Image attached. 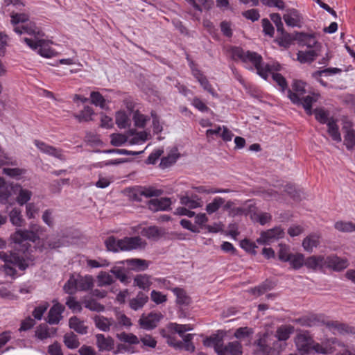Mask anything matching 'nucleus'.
I'll return each instance as SVG.
<instances>
[{
    "mask_svg": "<svg viewBox=\"0 0 355 355\" xmlns=\"http://www.w3.org/2000/svg\"><path fill=\"white\" fill-rule=\"evenodd\" d=\"M232 56L234 60H241L244 63L250 62L257 71V74L266 80L273 69V67L263 62L262 57L256 52L245 51L239 47L232 49Z\"/></svg>",
    "mask_w": 355,
    "mask_h": 355,
    "instance_id": "nucleus-1",
    "label": "nucleus"
},
{
    "mask_svg": "<svg viewBox=\"0 0 355 355\" xmlns=\"http://www.w3.org/2000/svg\"><path fill=\"white\" fill-rule=\"evenodd\" d=\"M215 338L207 339L205 341V345H209V343L214 344V349L218 355H242V345L238 341L229 343L227 345H223L216 343Z\"/></svg>",
    "mask_w": 355,
    "mask_h": 355,
    "instance_id": "nucleus-2",
    "label": "nucleus"
},
{
    "mask_svg": "<svg viewBox=\"0 0 355 355\" xmlns=\"http://www.w3.org/2000/svg\"><path fill=\"white\" fill-rule=\"evenodd\" d=\"M22 40L31 49L36 51L43 57L50 58L53 54V51L49 47L46 42L44 40L40 39V37L36 40H33L31 38L24 37Z\"/></svg>",
    "mask_w": 355,
    "mask_h": 355,
    "instance_id": "nucleus-3",
    "label": "nucleus"
},
{
    "mask_svg": "<svg viewBox=\"0 0 355 355\" xmlns=\"http://www.w3.org/2000/svg\"><path fill=\"white\" fill-rule=\"evenodd\" d=\"M295 343L297 351L302 354H309L311 353L313 338L307 332L300 333L295 338Z\"/></svg>",
    "mask_w": 355,
    "mask_h": 355,
    "instance_id": "nucleus-4",
    "label": "nucleus"
},
{
    "mask_svg": "<svg viewBox=\"0 0 355 355\" xmlns=\"http://www.w3.org/2000/svg\"><path fill=\"white\" fill-rule=\"evenodd\" d=\"M284 230L279 227H276L266 232H262L260 237L257 239V243L261 245H268L284 237Z\"/></svg>",
    "mask_w": 355,
    "mask_h": 355,
    "instance_id": "nucleus-5",
    "label": "nucleus"
},
{
    "mask_svg": "<svg viewBox=\"0 0 355 355\" xmlns=\"http://www.w3.org/2000/svg\"><path fill=\"white\" fill-rule=\"evenodd\" d=\"M334 344H337L338 346L345 347V345L343 343L338 341L335 338L329 339L327 342H323L322 343H318L313 340L311 353L315 352L322 354H332L335 351L332 346Z\"/></svg>",
    "mask_w": 355,
    "mask_h": 355,
    "instance_id": "nucleus-6",
    "label": "nucleus"
},
{
    "mask_svg": "<svg viewBox=\"0 0 355 355\" xmlns=\"http://www.w3.org/2000/svg\"><path fill=\"white\" fill-rule=\"evenodd\" d=\"M95 327L101 331L107 332L110 330L118 331V324L112 318H106L103 315H96L93 318Z\"/></svg>",
    "mask_w": 355,
    "mask_h": 355,
    "instance_id": "nucleus-7",
    "label": "nucleus"
},
{
    "mask_svg": "<svg viewBox=\"0 0 355 355\" xmlns=\"http://www.w3.org/2000/svg\"><path fill=\"white\" fill-rule=\"evenodd\" d=\"M146 243L139 236L125 237L121 239V251L144 249Z\"/></svg>",
    "mask_w": 355,
    "mask_h": 355,
    "instance_id": "nucleus-8",
    "label": "nucleus"
},
{
    "mask_svg": "<svg viewBox=\"0 0 355 355\" xmlns=\"http://www.w3.org/2000/svg\"><path fill=\"white\" fill-rule=\"evenodd\" d=\"M162 318L160 313L151 312L148 315L142 314L139 320V324L141 328L150 330L155 328Z\"/></svg>",
    "mask_w": 355,
    "mask_h": 355,
    "instance_id": "nucleus-9",
    "label": "nucleus"
},
{
    "mask_svg": "<svg viewBox=\"0 0 355 355\" xmlns=\"http://www.w3.org/2000/svg\"><path fill=\"white\" fill-rule=\"evenodd\" d=\"M14 31L19 35L27 34L33 35L34 36L33 40H36L37 38L44 35L40 28L36 26L35 24L31 21L21 24V26H15Z\"/></svg>",
    "mask_w": 355,
    "mask_h": 355,
    "instance_id": "nucleus-10",
    "label": "nucleus"
},
{
    "mask_svg": "<svg viewBox=\"0 0 355 355\" xmlns=\"http://www.w3.org/2000/svg\"><path fill=\"white\" fill-rule=\"evenodd\" d=\"M11 240L16 244L21 245L24 242L29 241L35 242L38 240L37 236L28 230H17L11 236Z\"/></svg>",
    "mask_w": 355,
    "mask_h": 355,
    "instance_id": "nucleus-11",
    "label": "nucleus"
},
{
    "mask_svg": "<svg viewBox=\"0 0 355 355\" xmlns=\"http://www.w3.org/2000/svg\"><path fill=\"white\" fill-rule=\"evenodd\" d=\"M53 302L54 304L49 311L46 321L50 324H57L62 319V314L64 311V306L55 300Z\"/></svg>",
    "mask_w": 355,
    "mask_h": 355,
    "instance_id": "nucleus-12",
    "label": "nucleus"
},
{
    "mask_svg": "<svg viewBox=\"0 0 355 355\" xmlns=\"http://www.w3.org/2000/svg\"><path fill=\"white\" fill-rule=\"evenodd\" d=\"M283 19L286 25L291 27H300L303 24L302 15L294 8L288 9L284 15Z\"/></svg>",
    "mask_w": 355,
    "mask_h": 355,
    "instance_id": "nucleus-13",
    "label": "nucleus"
},
{
    "mask_svg": "<svg viewBox=\"0 0 355 355\" xmlns=\"http://www.w3.org/2000/svg\"><path fill=\"white\" fill-rule=\"evenodd\" d=\"M325 266L324 268H331L334 270L339 271L346 268L348 263L346 259H341L335 255L324 257Z\"/></svg>",
    "mask_w": 355,
    "mask_h": 355,
    "instance_id": "nucleus-14",
    "label": "nucleus"
},
{
    "mask_svg": "<svg viewBox=\"0 0 355 355\" xmlns=\"http://www.w3.org/2000/svg\"><path fill=\"white\" fill-rule=\"evenodd\" d=\"M304 83L300 80H295L293 85V90L288 89V97L294 104H298L300 103V97L302 96L305 93Z\"/></svg>",
    "mask_w": 355,
    "mask_h": 355,
    "instance_id": "nucleus-15",
    "label": "nucleus"
},
{
    "mask_svg": "<svg viewBox=\"0 0 355 355\" xmlns=\"http://www.w3.org/2000/svg\"><path fill=\"white\" fill-rule=\"evenodd\" d=\"M325 324L334 334H340L345 335L355 334V328L345 324L339 323L337 321H328Z\"/></svg>",
    "mask_w": 355,
    "mask_h": 355,
    "instance_id": "nucleus-16",
    "label": "nucleus"
},
{
    "mask_svg": "<svg viewBox=\"0 0 355 355\" xmlns=\"http://www.w3.org/2000/svg\"><path fill=\"white\" fill-rule=\"evenodd\" d=\"M34 143L41 152L49 155H52L61 160L65 159V157L62 155V150L60 149L55 148L52 146H49L44 142L38 140H35Z\"/></svg>",
    "mask_w": 355,
    "mask_h": 355,
    "instance_id": "nucleus-17",
    "label": "nucleus"
},
{
    "mask_svg": "<svg viewBox=\"0 0 355 355\" xmlns=\"http://www.w3.org/2000/svg\"><path fill=\"white\" fill-rule=\"evenodd\" d=\"M0 259L3 261L6 264L12 263L14 266H17L21 270H24L26 268V265L24 263L23 259L20 258L15 253L8 254L5 252H0Z\"/></svg>",
    "mask_w": 355,
    "mask_h": 355,
    "instance_id": "nucleus-18",
    "label": "nucleus"
},
{
    "mask_svg": "<svg viewBox=\"0 0 355 355\" xmlns=\"http://www.w3.org/2000/svg\"><path fill=\"white\" fill-rule=\"evenodd\" d=\"M96 344L100 352L111 351L114 346V340L110 336L98 334L96 335Z\"/></svg>",
    "mask_w": 355,
    "mask_h": 355,
    "instance_id": "nucleus-19",
    "label": "nucleus"
},
{
    "mask_svg": "<svg viewBox=\"0 0 355 355\" xmlns=\"http://www.w3.org/2000/svg\"><path fill=\"white\" fill-rule=\"evenodd\" d=\"M171 205L169 198L152 199L148 202V208L153 211L167 210Z\"/></svg>",
    "mask_w": 355,
    "mask_h": 355,
    "instance_id": "nucleus-20",
    "label": "nucleus"
},
{
    "mask_svg": "<svg viewBox=\"0 0 355 355\" xmlns=\"http://www.w3.org/2000/svg\"><path fill=\"white\" fill-rule=\"evenodd\" d=\"M324 261V256L313 255L304 259V266L313 270H322L324 268L326 264Z\"/></svg>",
    "mask_w": 355,
    "mask_h": 355,
    "instance_id": "nucleus-21",
    "label": "nucleus"
},
{
    "mask_svg": "<svg viewBox=\"0 0 355 355\" xmlns=\"http://www.w3.org/2000/svg\"><path fill=\"white\" fill-rule=\"evenodd\" d=\"M320 244V236L318 234H311L302 241V247L308 252H312Z\"/></svg>",
    "mask_w": 355,
    "mask_h": 355,
    "instance_id": "nucleus-22",
    "label": "nucleus"
},
{
    "mask_svg": "<svg viewBox=\"0 0 355 355\" xmlns=\"http://www.w3.org/2000/svg\"><path fill=\"white\" fill-rule=\"evenodd\" d=\"M180 202L181 205L189 209L201 207L203 204L202 199L196 195L191 196H189L188 195L181 196L180 197Z\"/></svg>",
    "mask_w": 355,
    "mask_h": 355,
    "instance_id": "nucleus-23",
    "label": "nucleus"
},
{
    "mask_svg": "<svg viewBox=\"0 0 355 355\" xmlns=\"http://www.w3.org/2000/svg\"><path fill=\"white\" fill-rule=\"evenodd\" d=\"M192 74L205 90L207 91L213 96H217L207 78L198 69H192Z\"/></svg>",
    "mask_w": 355,
    "mask_h": 355,
    "instance_id": "nucleus-24",
    "label": "nucleus"
},
{
    "mask_svg": "<svg viewBox=\"0 0 355 355\" xmlns=\"http://www.w3.org/2000/svg\"><path fill=\"white\" fill-rule=\"evenodd\" d=\"M56 334V329L49 328L46 324L39 325L35 330V337L41 340L53 336Z\"/></svg>",
    "mask_w": 355,
    "mask_h": 355,
    "instance_id": "nucleus-25",
    "label": "nucleus"
},
{
    "mask_svg": "<svg viewBox=\"0 0 355 355\" xmlns=\"http://www.w3.org/2000/svg\"><path fill=\"white\" fill-rule=\"evenodd\" d=\"M148 301V297L144 293L139 292L135 297L130 300L129 306L132 310L137 311L142 309Z\"/></svg>",
    "mask_w": 355,
    "mask_h": 355,
    "instance_id": "nucleus-26",
    "label": "nucleus"
},
{
    "mask_svg": "<svg viewBox=\"0 0 355 355\" xmlns=\"http://www.w3.org/2000/svg\"><path fill=\"white\" fill-rule=\"evenodd\" d=\"M82 304L86 309L92 311L103 312L105 310V306L92 297H85L82 300Z\"/></svg>",
    "mask_w": 355,
    "mask_h": 355,
    "instance_id": "nucleus-27",
    "label": "nucleus"
},
{
    "mask_svg": "<svg viewBox=\"0 0 355 355\" xmlns=\"http://www.w3.org/2000/svg\"><path fill=\"white\" fill-rule=\"evenodd\" d=\"M9 218L10 221L12 223V225L21 227L24 226L25 223V220L23 218V216L21 214V211L20 209L17 207L13 208L10 212H9Z\"/></svg>",
    "mask_w": 355,
    "mask_h": 355,
    "instance_id": "nucleus-28",
    "label": "nucleus"
},
{
    "mask_svg": "<svg viewBox=\"0 0 355 355\" xmlns=\"http://www.w3.org/2000/svg\"><path fill=\"white\" fill-rule=\"evenodd\" d=\"M15 193L18 192V196L17 197V202L20 205H24L31 199L32 196V192L28 189H23L20 185L15 184Z\"/></svg>",
    "mask_w": 355,
    "mask_h": 355,
    "instance_id": "nucleus-29",
    "label": "nucleus"
},
{
    "mask_svg": "<svg viewBox=\"0 0 355 355\" xmlns=\"http://www.w3.org/2000/svg\"><path fill=\"white\" fill-rule=\"evenodd\" d=\"M76 280L79 291H87L94 286V278L92 275L78 276Z\"/></svg>",
    "mask_w": 355,
    "mask_h": 355,
    "instance_id": "nucleus-30",
    "label": "nucleus"
},
{
    "mask_svg": "<svg viewBox=\"0 0 355 355\" xmlns=\"http://www.w3.org/2000/svg\"><path fill=\"white\" fill-rule=\"evenodd\" d=\"M69 324L71 329L80 334H85L87 332V327L85 324L84 321L77 317L71 318Z\"/></svg>",
    "mask_w": 355,
    "mask_h": 355,
    "instance_id": "nucleus-31",
    "label": "nucleus"
},
{
    "mask_svg": "<svg viewBox=\"0 0 355 355\" xmlns=\"http://www.w3.org/2000/svg\"><path fill=\"white\" fill-rule=\"evenodd\" d=\"M94 115V112L93 109L89 106H85L83 110L78 114H74V117L78 121V122L82 123L92 121Z\"/></svg>",
    "mask_w": 355,
    "mask_h": 355,
    "instance_id": "nucleus-32",
    "label": "nucleus"
},
{
    "mask_svg": "<svg viewBox=\"0 0 355 355\" xmlns=\"http://www.w3.org/2000/svg\"><path fill=\"white\" fill-rule=\"evenodd\" d=\"M318 56L315 49H309L308 51H300L297 53V60L301 63L311 62Z\"/></svg>",
    "mask_w": 355,
    "mask_h": 355,
    "instance_id": "nucleus-33",
    "label": "nucleus"
},
{
    "mask_svg": "<svg viewBox=\"0 0 355 355\" xmlns=\"http://www.w3.org/2000/svg\"><path fill=\"white\" fill-rule=\"evenodd\" d=\"M318 100V95L313 94L308 95L305 97L303 96L300 97V103L297 105H302L306 113L309 115L312 114V103L316 102Z\"/></svg>",
    "mask_w": 355,
    "mask_h": 355,
    "instance_id": "nucleus-34",
    "label": "nucleus"
},
{
    "mask_svg": "<svg viewBox=\"0 0 355 355\" xmlns=\"http://www.w3.org/2000/svg\"><path fill=\"white\" fill-rule=\"evenodd\" d=\"M225 200L221 197H216L206 205L205 210L209 215L216 213L225 203Z\"/></svg>",
    "mask_w": 355,
    "mask_h": 355,
    "instance_id": "nucleus-35",
    "label": "nucleus"
},
{
    "mask_svg": "<svg viewBox=\"0 0 355 355\" xmlns=\"http://www.w3.org/2000/svg\"><path fill=\"white\" fill-rule=\"evenodd\" d=\"M328 126V133L332 139L336 142H340L341 135L338 130V126L336 124V121L333 119H331L327 123Z\"/></svg>",
    "mask_w": 355,
    "mask_h": 355,
    "instance_id": "nucleus-36",
    "label": "nucleus"
},
{
    "mask_svg": "<svg viewBox=\"0 0 355 355\" xmlns=\"http://www.w3.org/2000/svg\"><path fill=\"white\" fill-rule=\"evenodd\" d=\"M115 121L117 126L121 128H126L130 125L129 116L124 111H119L115 115Z\"/></svg>",
    "mask_w": 355,
    "mask_h": 355,
    "instance_id": "nucleus-37",
    "label": "nucleus"
},
{
    "mask_svg": "<svg viewBox=\"0 0 355 355\" xmlns=\"http://www.w3.org/2000/svg\"><path fill=\"white\" fill-rule=\"evenodd\" d=\"M293 332V327L291 325H282L279 327L275 333V337L279 340H286Z\"/></svg>",
    "mask_w": 355,
    "mask_h": 355,
    "instance_id": "nucleus-38",
    "label": "nucleus"
},
{
    "mask_svg": "<svg viewBox=\"0 0 355 355\" xmlns=\"http://www.w3.org/2000/svg\"><path fill=\"white\" fill-rule=\"evenodd\" d=\"M168 328L170 331L177 333L179 336H183L184 333L193 330V327L191 324H180L177 323H171Z\"/></svg>",
    "mask_w": 355,
    "mask_h": 355,
    "instance_id": "nucleus-39",
    "label": "nucleus"
},
{
    "mask_svg": "<svg viewBox=\"0 0 355 355\" xmlns=\"http://www.w3.org/2000/svg\"><path fill=\"white\" fill-rule=\"evenodd\" d=\"M304 256L301 253L292 254L287 262L290 263L291 267L297 270L304 266Z\"/></svg>",
    "mask_w": 355,
    "mask_h": 355,
    "instance_id": "nucleus-40",
    "label": "nucleus"
},
{
    "mask_svg": "<svg viewBox=\"0 0 355 355\" xmlns=\"http://www.w3.org/2000/svg\"><path fill=\"white\" fill-rule=\"evenodd\" d=\"M127 264L132 270H144L148 267V263L146 260L140 259H131L125 261Z\"/></svg>",
    "mask_w": 355,
    "mask_h": 355,
    "instance_id": "nucleus-41",
    "label": "nucleus"
},
{
    "mask_svg": "<svg viewBox=\"0 0 355 355\" xmlns=\"http://www.w3.org/2000/svg\"><path fill=\"white\" fill-rule=\"evenodd\" d=\"M141 234L142 236L148 239H156L162 234V232L157 227L150 226L147 228H144Z\"/></svg>",
    "mask_w": 355,
    "mask_h": 355,
    "instance_id": "nucleus-42",
    "label": "nucleus"
},
{
    "mask_svg": "<svg viewBox=\"0 0 355 355\" xmlns=\"http://www.w3.org/2000/svg\"><path fill=\"white\" fill-rule=\"evenodd\" d=\"M116 336L121 342L130 345H136L139 343V338L132 333L121 332L117 334Z\"/></svg>",
    "mask_w": 355,
    "mask_h": 355,
    "instance_id": "nucleus-43",
    "label": "nucleus"
},
{
    "mask_svg": "<svg viewBox=\"0 0 355 355\" xmlns=\"http://www.w3.org/2000/svg\"><path fill=\"white\" fill-rule=\"evenodd\" d=\"M173 293L176 296V302L180 304H188L190 299L187 295L184 290L180 288H175L173 289Z\"/></svg>",
    "mask_w": 355,
    "mask_h": 355,
    "instance_id": "nucleus-44",
    "label": "nucleus"
},
{
    "mask_svg": "<svg viewBox=\"0 0 355 355\" xmlns=\"http://www.w3.org/2000/svg\"><path fill=\"white\" fill-rule=\"evenodd\" d=\"M134 284L139 288L143 290H148L151 283L148 276L146 275H140L135 277Z\"/></svg>",
    "mask_w": 355,
    "mask_h": 355,
    "instance_id": "nucleus-45",
    "label": "nucleus"
},
{
    "mask_svg": "<svg viewBox=\"0 0 355 355\" xmlns=\"http://www.w3.org/2000/svg\"><path fill=\"white\" fill-rule=\"evenodd\" d=\"M267 334H263L257 341V350L260 352L259 355H268L270 351V347L267 344Z\"/></svg>",
    "mask_w": 355,
    "mask_h": 355,
    "instance_id": "nucleus-46",
    "label": "nucleus"
},
{
    "mask_svg": "<svg viewBox=\"0 0 355 355\" xmlns=\"http://www.w3.org/2000/svg\"><path fill=\"white\" fill-rule=\"evenodd\" d=\"M64 343L69 349H76L79 347L80 343L77 336L73 333L67 334L64 336Z\"/></svg>",
    "mask_w": 355,
    "mask_h": 355,
    "instance_id": "nucleus-47",
    "label": "nucleus"
},
{
    "mask_svg": "<svg viewBox=\"0 0 355 355\" xmlns=\"http://www.w3.org/2000/svg\"><path fill=\"white\" fill-rule=\"evenodd\" d=\"M97 282L98 286H110L114 282L112 275L106 272H101L97 276Z\"/></svg>",
    "mask_w": 355,
    "mask_h": 355,
    "instance_id": "nucleus-48",
    "label": "nucleus"
},
{
    "mask_svg": "<svg viewBox=\"0 0 355 355\" xmlns=\"http://www.w3.org/2000/svg\"><path fill=\"white\" fill-rule=\"evenodd\" d=\"M10 17V22L13 26V28L17 26H21V24L28 21V16L24 13H12Z\"/></svg>",
    "mask_w": 355,
    "mask_h": 355,
    "instance_id": "nucleus-49",
    "label": "nucleus"
},
{
    "mask_svg": "<svg viewBox=\"0 0 355 355\" xmlns=\"http://www.w3.org/2000/svg\"><path fill=\"white\" fill-rule=\"evenodd\" d=\"M334 227L342 232H355V225L352 222L337 221L334 224Z\"/></svg>",
    "mask_w": 355,
    "mask_h": 355,
    "instance_id": "nucleus-50",
    "label": "nucleus"
},
{
    "mask_svg": "<svg viewBox=\"0 0 355 355\" xmlns=\"http://www.w3.org/2000/svg\"><path fill=\"white\" fill-rule=\"evenodd\" d=\"M105 245L108 250L114 252L121 251V239H116L114 236L108 237L105 242Z\"/></svg>",
    "mask_w": 355,
    "mask_h": 355,
    "instance_id": "nucleus-51",
    "label": "nucleus"
},
{
    "mask_svg": "<svg viewBox=\"0 0 355 355\" xmlns=\"http://www.w3.org/2000/svg\"><path fill=\"white\" fill-rule=\"evenodd\" d=\"M15 184H6L3 188L0 189V200L1 202H6L12 195V191L15 193Z\"/></svg>",
    "mask_w": 355,
    "mask_h": 355,
    "instance_id": "nucleus-52",
    "label": "nucleus"
},
{
    "mask_svg": "<svg viewBox=\"0 0 355 355\" xmlns=\"http://www.w3.org/2000/svg\"><path fill=\"white\" fill-rule=\"evenodd\" d=\"M49 306V304L47 302H43L36 306L33 311V315L35 319L40 320Z\"/></svg>",
    "mask_w": 355,
    "mask_h": 355,
    "instance_id": "nucleus-53",
    "label": "nucleus"
},
{
    "mask_svg": "<svg viewBox=\"0 0 355 355\" xmlns=\"http://www.w3.org/2000/svg\"><path fill=\"white\" fill-rule=\"evenodd\" d=\"M116 323L118 324V330L122 327L130 328L132 324L131 320L123 313H119L116 315Z\"/></svg>",
    "mask_w": 355,
    "mask_h": 355,
    "instance_id": "nucleus-54",
    "label": "nucleus"
},
{
    "mask_svg": "<svg viewBox=\"0 0 355 355\" xmlns=\"http://www.w3.org/2000/svg\"><path fill=\"white\" fill-rule=\"evenodd\" d=\"M91 102L96 106H99L101 108L105 107V99L98 92H92L90 94Z\"/></svg>",
    "mask_w": 355,
    "mask_h": 355,
    "instance_id": "nucleus-55",
    "label": "nucleus"
},
{
    "mask_svg": "<svg viewBox=\"0 0 355 355\" xmlns=\"http://www.w3.org/2000/svg\"><path fill=\"white\" fill-rule=\"evenodd\" d=\"M149 134L145 131L137 132L134 137L129 140V144L131 145L139 144L144 143L148 139Z\"/></svg>",
    "mask_w": 355,
    "mask_h": 355,
    "instance_id": "nucleus-56",
    "label": "nucleus"
},
{
    "mask_svg": "<svg viewBox=\"0 0 355 355\" xmlns=\"http://www.w3.org/2000/svg\"><path fill=\"white\" fill-rule=\"evenodd\" d=\"M178 158V156L175 153H170L167 156L162 158L159 165L162 168H167L173 164L177 161Z\"/></svg>",
    "mask_w": 355,
    "mask_h": 355,
    "instance_id": "nucleus-57",
    "label": "nucleus"
},
{
    "mask_svg": "<svg viewBox=\"0 0 355 355\" xmlns=\"http://www.w3.org/2000/svg\"><path fill=\"white\" fill-rule=\"evenodd\" d=\"M315 119L321 123H328L331 119L329 118V113L322 108H318L314 110Z\"/></svg>",
    "mask_w": 355,
    "mask_h": 355,
    "instance_id": "nucleus-58",
    "label": "nucleus"
},
{
    "mask_svg": "<svg viewBox=\"0 0 355 355\" xmlns=\"http://www.w3.org/2000/svg\"><path fill=\"white\" fill-rule=\"evenodd\" d=\"M263 5L272 8H277L279 10H284L285 2L283 0H260Z\"/></svg>",
    "mask_w": 355,
    "mask_h": 355,
    "instance_id": "nucleus-59",
    "label": "nucleus"
},
{
    "mask_svg": "<svg viewBox=\"0 0 355 355\" xmlns=\"http://www.w3.org/2000/svg\"><path fill=\"white\" fill-rule=\"evenodd\" d=\"M344 144L349 150L355 147V130H350L347 132L345 135Z\"/></svg>",
    "mask_w": 355,
    "mask_h": 355,
    "instance_id": "nucleus-60",
    "label": "nucleus"
},
{
    "mask_svg": "<svg viewBox=\"0 0 355 355\" xmlns=\"http://www.w3.org/2000/svg\"><path fill=\"white\" fill-rule=\"evenodd\" d=\"M141 191L142 192V196L146 198H150L153 196H159L162 194V191L159 189H156L152 187H140Z\"/></svg>",
    "mask_w": 355,
    "mask_h": 355,
    "instance_id": "nucleus-61",
    "label": "nucleus"
},
{
    "mask_svg": "<svg viewBox=\"0 0 355 355\" xmlns=\"http://www.w3.org/2000/svg\"><path fill=\"white\" fill-rule=\"evenodd\" d=\"M111 144L114 146H121L128 141V137L123 134H112Z\"/></svg>",
    "mask_w": 355,
    "mask_h": 355,
    "instance_id": "nucleus-62",
    "label": "nucleus"
},
{
    "mask_svg": "<svg viewBox=\"0 0 355 355\" xmlns=\"http://www.w3.org/2000/svg\"><path fill=\"white\" fill-rule=\"evenodd\" d=\"M110 272L119 279L121 282H125L127 280V275L125 274V268L120 266H114Z\"/></svg>",
    "mask_w": 355,
    "mask_h": 355,
    "instance_id": "nucleus-63",
    "label": "nucleus"
},
{
    "mask_svg": "<svg viewBox=\"0 0 355 355\" xmlns=\"http://www.w3.org/2000/svg\"><path fill=\"white\" fill-rule=\"evenodd\" d=\"M67 306L71 309L73 312H81L82 302H79L73 297H69L66 301Z\"/></svg>",
    "mask_w": 355,
    "mask_h": 355,
    "instance_id": "nucleus-64",
    "label": "nucleus"
}]
</instances>
